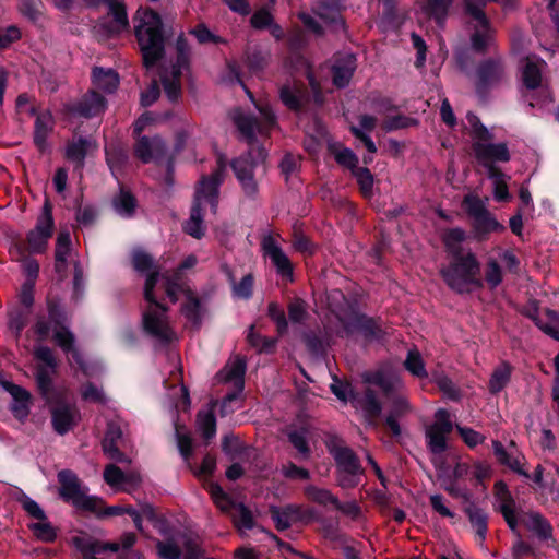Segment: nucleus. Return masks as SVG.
I'll list each match as a JSON object with an SVG mask.
<instances>
[{"label":"nucleus","instance_id":"1","mask_svg":"<svg viewBox=\"0 0 559 559\" xmlns=\"http://www.w3.org/2000/svg\"><path fill=\"white\" fill-rule=\"evenodd\" d=\"M326 302L341 324L337 330L341 336L359 333L367 340H380L386 334L374 320L360 314L341 290H332L326 297Z\"/></svg>","mask_w":559,"mask_h":559},{"label":"nucleus","instance_id":"2","mask_svg":"<svg viewBox=\"0 0 559 559\" xmlns=\"http://www.w3.org/2000/svg\"><path fill=\"white\" fill-rule=\"evenodd\" d=\"M133 23L144 64L147 68L153 67L164 55L162 17L150 8H140L134 14Z\"/></svg>","mask_w":559,"mask_h":559},{"label":"nucleus","instance_id":"3","mask_svg":"<svg viewBox=\"0 0 559 559\" xmlns=\"http://www.w3.org/2000/svg\"><path fill=\"white\" fill-rule=\"evenodd\" d=\"M224 171L225 165L219 160L217 169L210 177H203L200 181L190 217L183 225L185 231L193 238L200 239L204 236L205 228L201 210L206 203L213 211L216 210L218 186L223 181Z\"/></svg>","mask_w":559,"mask_h":559},{"label":"nucleus","instance_id":"4","mask_svg":"<svg viewBox=\"0 0 559 559\" xmlns=\"http://www.w3.org/2000/svg\"><path fill=\"white\" fill-rule=\"evenodd\" d=\"M467 121L472 127L474 142L472 145L473 152L476 159L483 165L487 174L489 168L499 169L495 166V163L501 162L507 163L510 160V152L506 143H489L492 140V133L480 122L479 118L468 112Z\"/></svg>","mask_w":559,"mask_h":559},{"label":"nucleus","instance_id":"5","mask_svg":"<svg viewBox=\"0 0 559 559\" xmlns=\"http://www.w3.org/2000/svg\"><path fill=\"white\" fill-rule=\"evenodd\" d=\"M158 282V272L145 278L144 299L146 307L143 312V325L147 333L162 341H170L174 333L169 325L167 309L157 299L155 286Z\"/></svg>","mask_w":559,"mask_h":559},{"label":"nucleus","instance_id":"6","mask_svg":"<svg viewBox=\"0 0 559 559\" xmlns=\"http://www.w3.org/2000/svg\"><path fill=\"white\" fill-rule=\"evenodd\" d=\"M440 272L448 286L457 293H469L483 287L479 278L480 264L471 251L464 255L454 257L452 262Z\"/></svg>","mask_w":559,"mask_h":559},{"label":"nucleus","instance_id":"7","mask_svg":"<svg viewBox=\"0 0 559 559\" xmlns=\"http://www.w3.org/2000/svg\"><path fill=\"white\" fill-rule=\"evenodd\" d=\"M489 2L499 3L506 10L513 9L516 4V0H464L465 12L474 28L471 43L476 51H484L492 41V29L484 11Z\"/></svg>","mask_w":559,"mask_h":559},{"label":"nucleus","instance_id":"8","mask_svg":"<svg viewBox=\"0 0 559 559\" xmlns=\"http://www.w3.org/2000/svg\"><path fill=\"white\" fill-rule=\"evenodd\" d=\"M328 449L335 461L337 485L343 489L357 487L361 481L364 468L355 452L336 440H331Z\"/></svg>","mask_w":559,"mask_h":559},{"label":"nucleus","instance_id":"9","mask_svg":"<svg viewBox=\"0 0 559 559\" xmlns=\"http://www.w3.org/2000/svg\"><path fill=\"white\" fill-rule=\"evenodd\" d=\"M58 480L60 497L64 501L71 502L76 509L96 512L102 507V499L88 496L87 489L82 486L78 476L71 471L59 472Z\"/></svg>","mask_w":559,"mask_h":559},{"label":"nucleus","instance_id":"10","mask_svg":"<svg viewBox=\"0 0 559 559\" xmlns=\"http://www.w3.org/2000/svg\"><path fill=\"white\" fill-rule=\"evenodd\" d=\"M265 158L266 153L263 147L252 146L246 155L235 159L231 164L236 178L248 197H254L258 193L254 168L259 163H263Z\"/></svg>","mask_w":559,"mask_h":559},{"label":"nucleus","instance_id":"11","mask_svg":"<svg viewBox=\"0 0 559 559\" xmlns=\"http://www.w3.org/2000/svg\"><path fill=\"white\" fill-rule=\"evenodd\" d=\"M35 359L38 361L35 369V379L37 388L41 395L51 403L52 399V378L57 373L58 362L51 348L45 345H38L33 350Z\"/></svg>","mask_w":559,"mask_h":559},{"label":"nucleus","instance_id":"12","mask_svg":"<svg viewBox=\"0 0 559 559\" xmlns=\"http://www.w3.org/2000/svg\"><path fill=\"white\" fill-rule=\"evenodd\" d=\"M261 121L249 114L237 109L233 115V120L238 130L248 140H253L257 134H263L275 124V116L269 106H258Z\"/></svg>","mask_w":559,"mask_h":559},{"label":"nucleus","instance_id":"13","mask_svg":"<svg viewBox=\"0 0 559 559\" xmlns=\"http://www.w3.org/2000/svg\"><path fill=\"white\" fill-rule=\"evenodd\" d=\"M158 80L153 78L148 87L141 93V105L151 106L159 97V82L167 97L176 100L181 93V72H158Z\"/></svg>","mask_w":559,"mask_h":559},{"label":"nucleus","instance_id":"14","mask_svg":"<svg viewBox=\"0 0 559 559\" xmlns=\"http://www.w3.org/2000/svg\"><path fill=\"white\" fill-rule=\"evenodd\" d=\"M246 359L236 355L226 362L225 367L217 373L216 378L222 383H230L234 391L227 393L223 401L225 407L227 403L238 399L245 386Z\"/></svg>","mask_w":559,"mask_h":559},{"label":"nucleus","instance_id":"15","mask_svg":"<svg viewBox=\"0 0 559 559\" xmlns=\"http://www.w3.org/2000/svg\"><path fill=\"white\" fill-rule=\"evenodd\" d=\"M451 431L452 423L447 411L439 409L436 413V421L425 430L427 447L432 454H441L447 450V437Z\"/></svg>","mask_w":559,"mask_h":559},{"label":"nucleus","instance_id":"16","mask_svg":"<svg viewBox=\"0 0 559 559\" xmlns=\"http://www.w3.org/2000/svg\"><path fill=\"white\" fill-rule=\"evenodd\" d=\"M53 228V221L51 215V207L46 203L43 207V214L37 221L33 230L27 235L28 250L33 253L43 252L51 237Z\"/></svg>","mask_w":559,"mask_h":559},{"label":"nucleus","instance_id":"17","mask_svg":"<svg viewBox=\"0 0 559 559\" xmlns=\"http://www.w3.org/2000/svg\"><path fill=\"white\" fill-rule=\"evenodd\" d=\"M107 7L108 13L100 21V27L110 36L128 31L130 25L123 0H114Z\"/></svg>","mask_w":559,"mask_h":559},{"label":"nucleus","instance_id":"18","mask_svg":"<svg viewBox=\"0 0 559 559\" xmlns=\"http://www.w3.org/2000/svg\"><path fill=\"white\" fill-rule=\"evenodd\" d=\"M123 443V428L121 424L115 420L109 421L102 443L104 453L115 462L130 463L128 456L119 450V447Z\"/></svg>","mask_w":559,"mask_h":559},{"label":"nucleus","instance_id":"19","mask_svg":"<svg viewBox=\"0 0 559 559\" xmlns=\"http://www.w3.org/2000/svg\"><path fill=\"white\" fill-rule=\"evenodd\" d=\"M262 249L276 267L277 274L283 278L293 281V264L273 236L269 235L263 238Z\"/></svg>","mask_w":559,"mask_h":559},{"label":"nucleus","instance_id":"20","mask_svg":"<svg viewBox=\"0 0 559 559\" xmlns=\"http://www.w3.org/2000/svg\"><path fill=\"white\" fill-rule=\"evenodd\" d=\"M364 381L381 389L389 399L401 393L404 384L402 379L394 372L379 370L364 374Z\"/></svg>","mask_w":559,"mask_h":559},{"label":"nucleus","instance_id":"21","mask_svg":"<svg viewBox=\"0 0 559 559\" xmlns=\"http://www.w3.org/2000/svg\"><path fill=\"white\" fill-rule=\"evenodd\" d=\"M133 150L139 159L150 163L165 155L166 144L158 135H138Z\"/></svg>","mask_w":559,"mask_h":559},{"label":"nucleus","instance_id":"22","mask_svg":"<svg viewBox=\"0 0 559 559\" xmlns=\"http://www.w3.org/2000/svg\"><path fill=\"white\" fill-rule=\"evenodd\" d=\"M51 420L53 429L64 435L79 423L80 413L74 405L58 403L51 408Z\"/></svg>","mask_w":559,"mask_h":559},{"label":"nucleus","instance_id":"23","mask_svg":"<svg viewBox=\"0 0 559 559\" xmlns=\"http://www.w3.org/2000/svg\"><path fill=\"white\" fill-rule=\"evenodd\" d=\"M197 264V258L194 255H189L186 258L179 267L175 271H166L162 275V283L165 289L166 296L170 299L171 302H177L178 294L182 289L181 283V271L186 269H191Z\"/></svg>","mask_w":559,"mask_h":559},{"label":"nucleus","instance_id":"24","mask_svg":"<svg viewBox=\"0 0 559 559\" xmlns=\"http://www.w3.org/2000/svg\"><path fill=\"white\" fill-rule=\"evenodd\" d=\"M104 480L112 488L130 492L139 486L141 477L134 472L126 474L116 465L109 464L105 467Z\"/></svg>","mask_w":559,"mask_h":559},{"label":"nucleus","instance_id":"25","mask_svg":"<svg viewBox=\"0 0 559 559\" xmlns=\"http://www.w3.org/2000/svg\"><path fill=\"white\" fill-rule=\"evenodd\" d=\"M495 489L496 498L499 503L498 509L503 515V519L506 520L510 530L516 533L518 518L515 513V501L503 481L496 483Z\"/></svg>","mask_w":559,"mask_h":559},{"label":"nucleus","instance_id":"26","mask_svg":"<svg viewBox=\"0 0 559 559\" xmlns=\"http://www.w3.org/2000/svg\"><path fill=\"white\" fill-rule=\"evenodd\" d=\"M269 511L278 531H285L302 520V509L298 504H287L282 508L271 506Z\"/></svg>","mask_w":559,"mask_h":559},{"label":"nucleus","instance_id":"27","mask_svg":"<svg viewBox=\"0 0 559 559\" xmlns=\"http://www.w3.org/2000/svg\"><path fill=\"white\" fill-rule=\"evenodd\" d=\"M391 411L386 416L385 424L392 431L393 436L397 437L401 435V427L397 423V418L406 415L411 412V405L407 397L403 392L390 397Z\"/></svg>","mask_w":559,"mask_h":559},{"label":"nucleus","instance_id":"28","mask_svg":"<svg viewBox=\"0 0 559 559\" xmlns=\"http://www.w3.org/2000/svg\"><path fill=\"white\" fill-rule=\"evenodd\" d=\"M106 103L96 92L87 93L76 105L73 106L72 112L79 116L90 118L99 115L105 110Z\"/></svg>","mask_w":559,"mask_h":559},{"label":"nucleus","instance_id":"29","mask_svg":"<svg viewBox=\"0 0 559 559\" xmlns=\"http://www.w3.org/2000/svg\"><path fill=\"white\" fill-rule=\"evenodd\" d=\"M313 12L326 24L331 25L334 31L344 29V21L340 14L338 2L330 3L322 0L313 8Z\"/></svg>","mask_w":559,"mask_h":559},{"label":"nucleus","instance_id":"30","mask_svg":"<svg viewBox=\"0 0 559 559\" xmlns=\"http://www.w3.org/2000/svg\"><path fill=\"white\" fill-rule=\"evenodd\" d=\"M55 126L53 117L49 110L39 112L35 120L34 142L40 151L47 148V138Z\"/></svg>","mask_w":559,"mask_h":559},{"label":"nucleus","instance_id":"31","mask_svg":"<svg viewBox=\"0 0 559 559\" xmlns=\"http://www.w3.org/2000/svg\"><path fill=\"white\" fill-rule=\"evenodd\" d=\"M354 402L356 407L364 412L365 417L370 424L377 419L382 412V405L371 388H367L360 397H355Z\"/></svg>","mask_w":559,"mask_h":559},{"label":"nucleus","instance_id":"32","mask_svg":"<svg viewBox=\"0 0 559 559\" xmlns=\"http://www.w3.org/2000/svg\"><path fill=\"white\" fill-rule=\"evenodd\" d=\"M53 340L57 345L66 353H71L73 359L83 367L84 362L79 353V350L74 346L75 337L74 334L63 325L56 324L53 329Z\"/></svg>","mask_w":559,"mask_h":559},{"label":"nucleus","instance_id":"33","mask_svg":"<svg viewBox=\"0 0 559 559\" xmlns=\"http://www.w3.org/2000/svg\"><path fill=\"white\" fill-rule=\"evenodd\" d=\"M521 522L539 538L551 537L550 524L537 512H526L521 515Z\"/></svg>","mask_w":559,"mask_h":559},{"label":"nucleus","instance_id":"34","mask_svg":"<svg viewBox=\"0 0 559 559\" xmlns=\"http://www.w3.org/2000/svg\"><path fill=\"white\" fill-rule=\"evenodd\" d=\"M131 263L136 272L146 274V277L154 272H158V280H162L163 274H160L159 267L155 265L153 257L143 249L138 248L131 252Z\"/></svg>","mask_w":559,"mask_h":559},{"label":"nucleus","instance_id":"35","mask_svg":"<svg viewBox=\"0 0 559 559\" xmlns=\"http://www.w3.org/2000/svg\"><path fill=\"white\" fill-rule=\"evenodd\" d=\"M512 373V367L510 364L502 361L492 371L489 382L488 390L491 394H498L501 392L510 382Z\"/></svg>","mask_w":559,"mask_h":559},{"label":"nucleus","instance_id":"36","mask_svg":"<svg viewBox=\"0 0 559 559\" xmlns=\"http://www.w3.org/2000/svg\"><path fill=\"white\" fill-rule=\"evenodd\" d=\"M474 219V229L477 238L484 239V237L492 231H502L504 230V226L501 225L489 211L486 213L476 216Z\"/></svg>","mask_w":559,"mask_h":559},{"label":"nucleus","instance_id":"37","mask_svg":"<svg viewBox=\"0 0 559 559\" xmlns=\"http://www.w3.org/2000/svg\"><path fill=\"white\" fill-rule=\"evenodd\" d=\"M197 428L205 440H211L216 433V418L213 407L201 409L197 415Z\"/></svg>","mask_w":559,"mask_h":559},{"label":"nucleus","instance_id":"38","mask_svg":"<svg viewBox=\"0 0 559 559\" xmlns=\"http://www.w3.org/2000/svg\"><path fill=\"white\" fill-rule=\"evenodd\" d=\"M71 251V239L68 231H61L57 238L56 245V270L62 272L67 267V259Z\"/></svg>","mask_w":559,"mask_h":559},{"label":"nucleus","instance_id":"39","mask_svg":"<svg viewBox=\"0 0 559 559\" xmlns=\"http://www.w3.org/2000/svg\"><path fill=\"white\" fill-rule=\"evenodd\" d=\"M536 325L547 335L559 338V316L554 310H546L545 314L534 318Z\"/></svg>","mask_w":559,"mask_h":559},{"label":"nucleus","instance_id":"40","mask_svg":"<svg viewBox=\"0 0 559 559\" xmlns=\"http://www.w3.org/2000/svg\"><path fill=\"white\" fill-rule=\"evenodd\" d=\"M376 118L372 116L364 115L360 117V128L352 127L350 130L355 134L356 138L360 139L366 148L370 153H374L377 151L376 144L371 140L369 135H367L364 130L366 131H372L376 127Z\"/></svg>","mask_w":559,"mask_h":559},{"label":"nucleus","instance_id":"41","mask_svg":"<svg viewBox=\"0 0 559 559\" xmlns=\"http://www.w3.org/2000/svg\"><path fill=\"white\" fill-rule=\"evenodd\" d=\"M465 512L480 543H484L487 534V516L485 512L473 504L468 506Z\"/></svg>","mask_w":559,"mask_h":559},{"label":"nucleus","instance_id":"42","mask_svg":"<svg viewBox=\"0 0 559 559\" xmlns=\"http://www.w3.org/2000/svg\"><path fill=\"white\" fill-rule=\"evenodd\" d=\"M231 519L234 525L240 532L251 530L255 525L252 512L242 503H237L234 506Z\"/></svg>","mask_w":559,"mask_h":559},{"label":"nucleus","instance_id":"43","mask_svg":"<svg viewBox=\"0 0 559 559\" xmlns=\"http://www.w3.org/2000/svg\"><path fill=\"white\" fill-rule=\"evenodd\" d=\"M465 231L462 228H452L447 230L443 236V242L452 257L464 255L461 243L465 240Z\"/></svg>","mask_w":559,"mask_h":559},{"label":"nucleus","instance_id":"44","mask_svg":"<svg viewBox=\"0 0 559 559\" xmlns=\"http://www.w3.org/2000/svg\"><path fill=\"white\" fill-rule=\"evenodd\" d=\"M179 293H183L186 297V302L182 306V312L187 319L192 322H199L201 317V302L199 298L191 292L190 289H186L182 286V289Z\"/></svg>","mask_w":559,"mask_h":559},{"label":"nucleus","instance_id":"45","mask_svg":"<svg viewBox=\"0 0 559 559\" xmlns=\"http://www.w3.org/2000/svg\"><path fill=\"white\" fill-rule=\"evenodd\" d=\"M488 177L493 181V195L497 201H508L510 194L508 191L507 177L500 169L489 168Z\"/></svg>","mask_w":559,"mask_h":559},{"label":"nucleus","instance_id":"46","mask_svg":"<svg viewBox=\"0 0 559 559\" xmlns=\"http://www.w3.org/2000/svg\"><path fill=\"white\" fill-rule=\"evenodd\" d=\"M175 49L176 64L174 66L173 70H182L185 68H188L191 59V49L183 34H180L177 37L175 43Z\"/></svg>","mask_w":559,"mask_h":559},{"label":"nucleus","instance_id":"47","mask_svg":"<svg viewBox=\"0 0 559 559\" xmlns=\"http://www.w3.org/2000/svg\"><path fill=\"white\" fill-rule=\"evenodd\" d=\"M28 527L33 534L41 542L50 543L53 542L57 537L56 528L47 520L46 516L43 520H37V522L31 523Z\"/></svg>","mask_w":559,"mask_h":559},{"label":"nucleus","instance_id":"48","mask_svg":"<svg viewBox=\"0 0 559 559\" xmlns=\"http://www.w3.org/2000/svg\"><path fill=\"white\" fill-rule=\"evenodd\" d=\"M282 102L293 110H299L302 105V93L301 90L296 85H284L281 88Z\"/></svg>","mask_w":559,"mask_h":559},{"label":"nucleus","instance_id":"49","mask_svg":"<svg viewBox=\"0 0 559 559\" xmlns=\"http://www.w3.org/2000/svg\"><path fill=\"white\" fill-rule=\"evenodd\" d=\"M112 203L116 212L122 216H131L136 205L134 197L126 190H120Z\"/></svg>","mask_w":559,"mask_h":559},{"label":"nucleus","instance_id":"50","mask_svg":"<svg viewBox=\"0 0 559 559\" xmlns=\"http://www.w3.org/2000/svg\"><path fill=\"white\" fill-rule=\"evenodd\" d=\"M88 146L90 142L84 139L72 141L66 147V157L73 163L82 165Z\"/></svg>","mask_w":559,"mask_h":559},{"label":"nucleus","instance_id":"51","mask_svg":"<svg viewBox=\"0 0 559 559\" xmlns=\"http://www.w3.org/2000/svg\"><path fill=\"white\" fill-rule=\"evenodd\" d=\"M92 81L98 90L111 93L119 84V76L117 72H93Z\"/></svg>","mask_w":559,"mask_h":559},{"label":"nucleus","instance_id":"52","mask_svg":"<svg viewBox=\"0 0 559 559\" xmlns=\"http://www.w3.org/2000/svg\"><path fill=\"white\" fill-rule=\"evenodd\" d=\"M305 495L311 501L322 506H326L329 503L334 506V503L337 502V497H335L330 490L312 485H309L305 488Z\"/></svg>","mask_w":559,"mask_h":559},{"label":"nucleus","instance_id":"53","mask_svg":"<svg viewBox=\"0 0 559 559\" xmlns=\"http://www.w3.org/2000/svg\"><path fill=\"white\" fill-rule=\"evenodd\" d=\"M406 370L417 378H427V371L423 358L417 349H411L407 354V358L404 361Z\"/></svg>","mask_w":559,"mask_h":559},{"label":"nucleus","instance_id":"54","mask_svg":"<svg viewBox=\"0 0 559 559\" xmlns=\"http://www.w3.org/2000/svg\"><path fill=\"white\" fill-rule=\"evenodd\" d=\"M488 198L481 200L478 195L469 193L464 197L462 204L465 211L468 213V215L474 218L488 211L486 204Z\"/></svg>","mask_w":559,"mask_h":559},{"label":"nucleus","instance_id":"55","mask_svg":"<svg viewBox=\"0 0 559 559\" xmlns=\"http://www.w3.org/2000/svg\"><path fill=\"white\" fill-rule=\"evenodd\" d=\"M452 0H428L426 11L439 25H442Z\"/></svg>","mask_w":559,"mask_h":559},{"label":"nucleus","instance_id":"56","mask_svg":"<svg viewBox=\"0 0 559 559\" xmlns=\"http://www.w3.org/2000/svg\"><path fill=\"white\" fill-rule=\"evenodd\" d=\"M229 280L233 283V292L236 297L242 299L251 297L253 287V276L251 274L245 275L238 284L235 283L231 274H229Z\"/></svg>","mask_w":559,"mask_h":559},{"label":"nucleus","instance_id":"57","mask_svg":"<svg viewBox=\"0 0 559 559\" xmlns=\"http://www.w3.org/2000/svg\"><path fill=\"white\" fill-rule=\"evenodd\" d=\"M288 316L293 323L304 322L308 317L306 302L300 298H295L288 305Z\"/></svg>","mask_w":559,"mask_h":559},{"label":"nucleus","instance_id":"58","mask_svg":"<svg viewBox=\"0 0 559 559\" xmlns=\"http://www.w3.org/2000/svg\"><path fill=\"white\" fill-rule=\"evenodd\" d=\"M269 317L276 323L277 331L280 334L287 332L288 322L286 320L284 311L280 308L276 302H270L267 307Z\"/></svg>","mask_w":559,"mask_h":559},{"label":"nucleus","instance_id":"59","mask_svg":"<svg viewBox=\"0 0 559 559\" xmlns=\"http://www.w3.org/2000/svg\"><path fill=\"white\" fill-rule=\"evenodd\" d=\"M512 49L515 53L519 55L521 61L523 62L521 70H542L545 67V62L543 59L538 58L535 55L524 56L521 51H519L518 44L513 41Z\"/></svg>","mask_w":559,"mask_h":559},{"label":"nucleus","instance_id":"60","mask_svg":"<svg viewBox=\"0 0 559 559\" xmlns=\"http://www.w3.org/2000/svg\"><path fill=\"white\" fill-rule=\"evenodd\" d=\"M357 68L356 57L354 53L345 51L335 56L334 63L330 70H355Z\"/></svg>","mask_w":559,"mask_h":559},{"label":"nucleus","instance_id":"61","mask_svg":"<svg viewBox=\"0 0 559 559\" xmlns=\"http://www.w3.org/2000/svg\"><path fill=\"white\" fill-rule=\"evenodd\" d=\"M190 33L200 44H219L223 41L219 36L213 34L204 24H198Z\"/></svg>","mask_w":559,"mask_h":559},{"label":"nucleus","instance_id":"62","mask_svg":"<svg viewBox=\"0 0 559 559\" xmlns=\"http://www.w3.org/2000/svg\"><path fill=\"white\" fill-rule=\"evenodd\" d=\"M486 283L490 288H496L502 282V271L495 260H490L485 273Z\"/></svg>","mask_w":559,"mask_h":559},{"label":"nucleus","instance_id":"63","mask_svg":"<svg viewBox=\"0 0 559 559\" xmlns=\"http://www.w3.org/2000/svg\"><path fill=\"white\" fill-rule=\"evenodd\" d=\"M81 395L83 400L93 402V403H105L106 396L103 392V390L98 386H96L93 383H86L81 389Z\"/></svg>","mask_w":559,"mask_h":559},{"label":"nucleus","instance_id":"64","mask_svg":"<svg viewBox=\"0 0 559 559\" xmlns=\"http://www.w3.org/2000/svg\"><path fill=\"white\" fill-rule=\"evenodd\" d=\"M158 555L162 559H179L181 550L174 542H158L156 545Z\"/></svg>","mask_w":559,"mask_h":559}]
</instances>
